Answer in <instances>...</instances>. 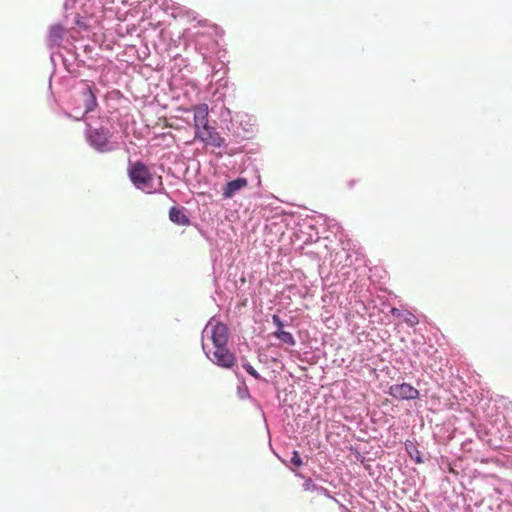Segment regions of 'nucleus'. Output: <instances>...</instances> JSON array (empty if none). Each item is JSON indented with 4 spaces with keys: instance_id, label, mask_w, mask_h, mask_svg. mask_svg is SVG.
<instances>
[{
    "instance_id": "nucleus-1",
    "label": "nucleus",
    "mask_w": 512,
    "mask_h": 512,
    "mask_svg": "<svg viewBox=\"0 0 512 512\" xmlns=\"http://www.w3.org/2000/svg\"><path fill=\"white\" fill-rule=\"evenodd\" d=\"M128 176L137 189L146 193L156 192V189L153 190V174L143 162L131 163L128 167Z\"/></svg>"
},
{
    "instance_id": "nucleus-2",
    "label": "nucleus",
    "mask_w": 512,
    "mask_h": 512,
    "mask_svg": "<svg viewBox=\"0 0 512 512\" xmlns=\"http://www.w3.org/2000/svg\"><path fill=\"white\" fill-rule=\"evenodd\" d=\"M202 348L209 359L216 365L223 368H232L236 362L234 354L228 349L227 344L214 347L211 351L202 343Z\"/></svg>"
},
{
    "instance_id": "nucleus-3",
    "label": "nucleus",
    "mask_w": 512,
    "mask_h": 512,
    "mask_svg": "<svg viewBox=\"0 0 512 512\" xmlns=\"http://www.w3.org/2000/svg\"><path fill=\"white\" fill-rule=\"evenodd\" d=\"M86 136L89 144L97 151L104 153L112 150L109 143L110 131L108 129H90Z\"/></svg>"
},
{
    "instance_id": "nucleus-4",
    "label": "nucleus",
    "mask_w": 512,
    "mask_h": 512,
    "mask_svg": "<svg viewBox=\"0 0 512 512\" xmlns=\"http://www.w3.org/2000/svg\"><path fill=\"white\" fill-rule=\"evenodd\" d=\"M203 336H207L213 344V347L228 343V328L221 322H209L203 331Z\"/></svg>"
},
{
    "instance_id": "nucleus-5",
    "label": "nucleus",
    "mask_w": 512,
    "mask_h": 512,
    "mask_svg": "<svg viewBox=\"0 0 512 512\" xmlns=\"http://www.w3.org/2000/svg\"><path fill=\"white\" fill-rule=\"evenodd\" d=\"M195 139L214 148H222L225 145V139L212 126L202 129L200 132H195Z\"/></svg>"
},
{
    "instance_id": "nucleus-6",
    "label": "nucleus",
    "mask_w": 512,
    "mask_h": 512,
    "mask_svg": "<svg viewBox=\"0 0 512 512\" xmlns=\"http://www.w3.org/2000/svg\"><path fill=\"white\" fill-rule=\"evenodd\" d=\"M194 113V129L195 132H200L202 129L208 128L209 125V108L205 103L198 104L192 107Z\"/></svg>"
},
{
    "instance_id": "nucleus-7",
    "label": "nucleus",
    "mask_w": 512,
    "mask_h": 512,
    "mask_svg": "<svg viewBox=\"0 0 512 512\" xmlns=\"http://www.w3.org/2000/svg\"><path fill=\"white\" fill-rule=\"evenodd\" d=\"M389 394L401 400H412L419 397V391L408 383L392 385Z\"/></svg>"
},
{
    "instance_id": "nucleus-8",
    "label": "nucleus",
    "mask_w": 512,
    "mask_h": 512,
    "mask_svg": "<svg viewBox=\"0 0 512 512\" xmlns=\"http://www.w3.org/2000/svg\"><path fill=\"white\" fill-rule=\"evenodd\" d=\"M248 181L246 178H237L233 181L228 182L223 189V197L225 199H230L234 196L236 192L241 190L242 188L247 187Z\"/></svg>"
},
{
    "instance_id": "nucleus-9",
    "label": "nucleus",
    "mask_w": 512,
    "mask_h": 512,
    "mask_svg": "<svg viewBox=\"0 0 512 512\" xmlns=\"http://www.w3.org/2000/svg\"><path fill=\"white\" fill-rule=\"evenodd\" d=\"M169 219L171 222L180 225V226H188L190 225V220L185 214L184 208L172 207L169 210Z\"/></svg>"
},
{
    "instance_id": "nucleus-10",
    "label": "nucleus",
    "mask_w": 512,
    "mask_h": 512,
    "mask_svg": "<svg viewBox=\"0 0 512 512\" xmlns=\"http://www.w3.org/2000/svg\"><path fill=\"white\" fill-rule=\"evenodd\" d=\"M390 312L392 316L402 319L410 327H414L419 323L417 316L408 310L392 308Z\"/></svg>"
},
{
    "instance_id": "nucleus-11",
    "label": "nucleus",
    "mask_w": 512,
    "mask_h": 512,
    "mask_svg": "<svg viewBox=\"0 0 512 512\" xmlns=\"http://www.w3.org/2000/svg\"><path fill=\"white\" fill-rule=\"evenodd\" d=\"M83 94L85 96L84 114H87L95 109L97 100L90 87H87Z\"/></svg>"
},
{
    "instance_id": "nucleus-12",
    "label": "nucleus",
    "mask_w": 512,
    "mask_h": 512,
    "mask_svg": "<svg viewBox=\"0 0 512 512\" xmlns=\"http://www.w3.org/2000/svg\"><path fill=\"white\" fill-rule=\"evenodd\" d=\"M303 489L305 491L315 492L317 494V496H325V497L330 498V494H329L328 490L325 489L324 487L315 485L314 482L312 481V479H310V478L305 480V482L303 484Z\"/></svg>"
},
{
    "instance_id": "nucleus-13",
    "label": "nucleus",
    "mask_w": 512,
    "mask_h": 512,
    "mask_svg": "<svg viewBox=\"0 0 512 512\" xmlns=\"http://www.w3.org/2000/svg\"><path fill=\"white\" fill-rule=\"evenodd\" d=\"M64 36V28L61 25H53L49 30V41L58 44Z\"/></svg>"
},
{
    "instance_id": "nucleus-14",
    "label": "nucleus",
    "mask_w": 512,
    "mask_h": 512,
    "mask_svg": "<svg viewBox=\"0 0 512 512\" xmlns=\"http://www.w3.org/2000/svg\"><path fill=\"white\" fill-rule=\"evenodd\" d=\"M274 335L283 343L294 346L295 345V339L293 335L290 332L284 331L283 329H277V331L274 333Z\"/></svg>"
},
{
    "instance_id": "nucleus-15",
    "label": "nucleus",
    "mask_w": 512,
    "mask_h": 512,
    "mask_svg": "<svg viewBox=\"0 0 512 512\" xmlns=\"http://www.w3.org/2000/svg\"><path fill=\"white\" fill-rule=\"evenodd\" d=\"M243 368L247 371L248 374H250L255 379H260V375L258 374V372L249 363L243 364Z\"/></svg>"
},
{
    "instance_id": "nucleus-16",
    "label": "nucleus",
    "mask_w": 512,
    "mask_h": 512,
    "mask_svg": "<svg viewBox=\"0 0 512 512\" xmlns=\"http://www.w3.org/2000/svg\"><path fill=\"white\" fill-rule=\"evenodd\" d=\"M290 461L296 467H300L303 464L302 459L297 451L292 452V457Z\"/></svg>"
},
{
    "instance_id": "nucleus-17",
    "label": "nucleus",
    "mask_w": 512,
    "mask_h": 512,
    "mask_svg": "<svg viewBox=\"0 0 512 512\" xmlns=\"http://www.w3.org/2000/svg\"><path fill=\"white\" fill-rule=\"evenodd\" d=\"M273 323L277 326L278 329L283 328V323L279 316L273 315Z\"/></svg>"
},
{
    "instance_id": "nucleus-18",
    "label": "nucleus",
    "mask_w": 512,
    "mask_h": 512,
    "mask_svg": "<svg viewBox=\"0 0 512 512\" xmlns=\"http://www.w3.org/2000/svg\"><path fill=\"white\" fill-rule=\"evenodd\" d=\"M159 180H160V183H159V184H160V186H162V182H161L162 177H161V176H159Z\"/></svg>"
}]
</instances>
